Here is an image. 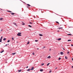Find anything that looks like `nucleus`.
<instances>
[{
	"label": "nucleus",
	"instance_id": "1",
	"mask_svg": "<svg viewBox=\"0 0 73 73\" xmlns=\"http://www.w3.org/2000/svg\"><path fill=\"white\" fill-rule=\"evenodd\" d=\"M21 33H18V34H17V36H21Z\"/></svg>",
	"mask_w": 73,
	"mask_h": 73
},
{
	"label": "nucleus",
	"instance_id": "2",
	"mask_svg": "<svg viewBox=\"0 0 73 73\" xmlns=\"http://www.w3.org/2000/svg\"><path fill=\"white\" fill-rule=\"evenodd\" d=\"M13 24H14V25H15L16 26V27H17L18 26L17 25V24H16V23H13Z\"/></svg>",
	"mask_w": 73,
	"mask_h": 73
},
{
	"label": "nucleus",
	"instance_id": "3",
	"mask_svg": "<svg viewBox=\"0 0 73 73\" xmlns=\"http://www.w3.org/2000/svg\"><path fill=\"white\" fill-rule=\"evenodd\" d=\"M56 40H58V41H60L61 40V38H59L58 39H56Z\"/></svg>",
	"mask_w": 73,
	"mask_h": 73
},
{
	"label": "nucleus",
	"instance_id": "4",
	"mask_svg": "<svg viewBox=\"0 0 73 73\" xmlns=\"http://www.w3.org/2000/svg\"><path fill=\"white\" fill-rule=\"evenodd\" d=\"M34 69V67H33L31 69V70H33Z\"/></svg>",
	"mask_w": 73,
	"mask_h": 73
},
{
	"label": "nucleus",
	"instance_id": "5",
	"mask_svg": "<svg viewBox=\"0 0 73 73\" xmlns=\"http://www.w3.org/2000/svg\"><path fill=\"white\" fill-rule=\"evenodd\" d=\"M60 54H64V53L62 52H60Z\"/></svg>",
	"mask_w": 73,
	"mask_h": 73
},
{
	"label": "nucleus",
	"instance_id": "6",
	"mask_svg": "<svg viewBox=\"0 0 73 73\" xmlns=\"http://www.w3.org/2000/svg\"><path fill=\"white\" fill-rule=\"evenodd\" d=\"M39 35L40 36H43L41 34H39Z\"/></svg>",
	"mask_w": 73,
	"mask_h": 73
},
{
	"label": "nucleus",
	"instance_id": "7",
	"mask_svg": "<svg viewBox=\"0 0 73 73\" xmlns=\"http://www.w3.org/2000/svg\"><path fill=\"white\" fill-rule=\"evenodd\" d=\"M16 54V52L14 53H12V54H13V55H14V54Z\"/></svg>",
	"mask_w": 73,
	"mask_h": 73
},
{
	"label": "nucleus",
	"instance_id": "8",
	"mask_svg": "<svg viewBox=\"0 0 73 73\" xmlns=\"http://www.w3.org/2000/svg\"><path fill=\"white\" fill-rule=\"evenodd\" d=\"M50 57H51L50 56H48V57H47V58H50Z\"/></svg>",
	"mask_w": 73,
	"mask_h": 73
},
{
	"label": "nucleus",
	"instance_id": "9",
	"mask_svg": "<svg viewBox=\"0 0 73 73\" xmlns=\"http://www.w3.org/2000/svg\"><path fill=\"white\" fill-rule=\"evenodd\" d=\"M18 72H21V70H18Z\"/></svg>",
	"mask_w": 73,
	"mask_h": 73
},
{
	"label": "nucleus",
	"instance_id": "10",
	"mask_svg": "<svg viewBox=\"0 0 73 73\" xmlns=\"http://www.w3.org/2000/svg\"><path fill=\"white\" fill-rule=\"evenodd\" d=\"M3 19V18H0V20L1 21Z\"/></svg>",
	"mask_w": 73,
	"mask_h": 73
},
{
	"label": "nucleus",
	"instance_id": "11",
	"mask_svg": "<svg viewBox=\"0 0 73 73\" xmlns=\"http://www.w3.org/2000/svg\"><path fill=\"white\" fill-rule=\"evenodd\" d=\"M40 72H42L43 71V69H40Z\"/></svg>",
	"mask_w": 73,
	"mask_h": 73
},
{
	"label": "nucleus",
	"instance_id": "12",
	"mask_svg": "<svg viewBox=\"0 0 73 73\" xmlns=\"http://www.w3.org/2000/svg\"><path fill=\"white\" fill-rule=\"evenodd\" d=\"M31 70V69H29L27 70V71H30V70Z\"/></svg>",
	"mask_w": 73,
	"mask_h": 73
},
{
	"label": "nucleus",
	"instance_id": "13",
	"mask_svg": "<svg viewBox=\"0 0 73 73\" xmlns=\"http://www.w3.org/2000/svg\"><path fill=\"white\" fill-rule=\"evenodd\" d=\"M27 5H28V6H29V7L31 6V5H29V4H27Z\"/></svg>",
	"mask_w": 73,
	"mask_h": 73
},
{
	"label": "nucleus",
	"instance_id": "14",
	"mask_svg": "<svg viewBox=\"0 0 73 73\" xmlns=\"http://www.w3.org/2000/svg\"><path fill=\"white\" fill-rule=\"evenodd\" d=\"M28 26L30 27V28H32V26L30 25H28Z\"/></svg>",
	"mask_w": 73,
	"mask_h": 73
},
{
	"label": "nucleus",
	"instance_id": "15",
	"mask_svg": "<svg viewBox=\"0 0 73 73\" xmlns=\"http://www.w3.org/2000/svg\"><path fill=\"white\" fill-rule=\"evenodd\" d=\"M67 35H68V36H72V35H71L70 34H68Z\"/></svg>",
	"mask_w": 73,
	"mask_h": 73
},
{
	"label": "nucleus",
	"instance_id": "16",
	"mask_svg": "<svg viewBox=\"0 0 73 73\" xmlns=\"http://www.w3.org/2000/svg\"><path fill=\"white\" fill-rule=\"evenodd\" d=\"M2 41V39H0V42H1V41Z\"/></svg>",
	"mask_w": 73,
	"mask_h": 73
},
{
	"label": "nucleus",
	"instance_id": "17",
	"mask_svg": "<svg viewBox=\"0 0 73 73\" xmlns=\"http://www.w3.org/2000/svg\"><path fill=\"white\" fill-rule=\"evenodd\" d=\"M65 58H66V59H68V57H67V56H65Z\"/></svg>",
	"mask_w": 73,
	"mask_h": 73
},
{
	"label": "nucleus",
	"instance_id": "18",
	"mask_svg": "<svg viewBox=\"0 0 73 73\" xmlns=\"http://www.w3.org/2000/svg\"><path fill=\"white\" fill-rule=\"evenodd\" d=\"M3 40H4V41H5V40H6V38H3Z\"/></svg>",
	"mask_w": 73,
	"mask_h": 73
},
{
	"label": "nucleus",
	"instance_id": "19",
	"mask_svg": "<svg viewBox=\"0 0 73 73\" xmlns=\"http://www.w3.org/2000/svg\"><path fill=\"white\" fill-rule=\"evenodd\" d=\"M11 15H15V13H11Z\"/></svg>",
	"mask_w": 73,
	"mask_h": 73
},
{
	"label": "nucleus",
	"instance_id": "20",
	"mask_svg": "<svg viewBox=\"0 0 73 73\" xmlns=\"http://www.w3.org/2000/svg\"><path fill=\"white\" fill-rule=\"evenodd\" d=\"M4 52V51L3 50V51H1V52H0V53H3V52Z\"/></svg>",
	"mask_w": 73,
	"mask_h": 73
},
{
	"label": "nucleus",
	"instance_id": "21",
	"mask_svg": "<svg viewBox=\"0 0 73 73\" xmlns=\"http://www.w3.org/2000/svg\"><path fill=\"white\" fill-rule=\"evenodd\" d=\"M49 64H50V63H48V64H47V66H48V65H49Z\"/></svg>",
	"mask_w": 73,
	"mask_h": 73
},
{
	"label": "nucleus",
	"instance_id": "22",
	"mask_svg": "<svg viewBox=\"0 0 73 73\" xmlns=\"http://www.w3.org/2000/svg\"><path fill=\"white\" fill-rule=\"evenodd\" d=\"M71 40H68V41H71Z\"/></svg>",
	"mask_w": 73,
	"mask_h": 73
},
{
	"label": "nucleus",
	"instance_id": "23",
	"mask_svg": "<svg viewBox=\"0 0 73 73\" xmlns=\"http://www.w3.org/2000/svg\"><path fill=\"white\" fill-rule=\"evenodd\" d=\"M44 65V63H42L41 64L42 66V65Z\"/></svg>",
	"mask_w": 73,
	"mask_h": 73
},
{
	"label": "nucleus",
	"instance_id": "24",
	"mask_svg": "<svg viewBox=\"0 0 73 73\" xmlns=\"http://www.w3.org/2000/svg\"><path fill=\"white\" fill-rule=\"evenodd\" d=\"M32 54L33 55H35V53L34 52Z\"/></svg>",
	"mask_w": 73,
	"mask_h": 73
},
{
	"label": "nucleus",
	"instance_id": "25",
	"mask_svg": "<svg viewBox=\"0 0 73 73\" xmlns=\"http://www.w3.org/2000/svg\"><path fill=\"white\" fill-rule=\"evenodd\" d=\"M29 44V41H28L27 44Z\"/></svg>",
	"mask_w": 73,
	"mask_h": 73
},
{
	"label": "nucleus",
	"instance_id": "26",
	"mask_svg": "<svg viewBox=\"0 0 73 73\" xmlns=\"http://www.w3.org/2000/svg\"><path fill=\"white\" fill-rule=\"evenodd\" d=\"M56 23H57V24H59V23H58V22H57V21H56Z\"/></svg>",
	"mask_w": 73,
	"mask_h": 73
},
{
	"label": "nucleus",
	"instance_id": "27",
	"mask_svg": "<svg viewBox=\"0 0 73 73\" xmlns=\"http://www.w3.org/2000/svg\"><path fill=\"white\" fill-rule=\"evenodd\" d=\"M10 41V40H9L7 41V42H9Z\"/></svg>",
	"mask_w": 73,
	"mask_h": 73
},
{
	"label": "nucleus",
	"instance_id": "28",
	"mask_svg": "<svg viewBox=\"0 0 73 73\" xmlns=\"http://www.w3.org/2000/svg\"><path fill=\"white\" fill-rule=\"evenodd\" d=\"M8 12H10L11 13H12V12L11 11H8Z\"/></svg>",
	"mask_w": 73,
	"mask_h": 73
},
{
	"label": "nucleus",
	"instance_id": "29",
	"mask_svg": "<svg viewBox=\"0 0 73 73\" xmlns=\"http://www.w3.org/2000/svg\"><path fill=\"white\" fill-rule=\"evenodd\" d=\"M63 28L62 27H61L60 28H58V29H62Z\"/></svg>",
	"mask_w": 73,
	"mask_h": 73
},
{
	"label": "nucleus",
	"instance_id": "30",
	"mask_svg": "<svg viewBox=\"0 0 73 73\" xmlns=\"http://www.w3.org/2000/svg\"><path fill=\"white\" fill-rule=\"evenodd\" d=\"M52 72V70H50L49 71V73H51Z\"/></svg>",
	"mask_w": 73,
	"mask_h": 73
},
{
	"label": "nucleus",
	"instance_id": "31",
	"mask_svg": "<svg viewBox=\"0 0 73 73\" xmlns=\"http://www.w3.org/2000/svg\"><path fill=\"white\" fill-rule=\"evenodd\" d=\"M35 42H37L38 41V40H35Z\"/></svg>",
	"mask_w": 73,
	"mask_h": 73
},
{
	"label": "nucleus",
	"instance_id": "32",
	"mask_svg": "<svg viewBox=\"0 0 73 73\" xmlns=\"http://www.w3.org/2000/svg\"><path fill=\"white\" fill-rule=\"evenodd\" d=\"M58 60H61V58H59L58 59Z\"/></svg>",
	"mask_w": 73,
	"mask_h": 73
},
{
	"label": "nucleus",
	"instance_id": "33",
	"mask_svg": "<svg viewBox=\"0 0 73 73\" xmlns=\"http://www.w3.org/2000/svg\"><path fill=\"white\" fill-rule=\"evenodd\" d=\"M22 25H25V23H23L22 24Z\"/></svg>",
	"mask_w": 73,
	"mask_h": 73
},
{
	"label": "nucleus",
	"instance_id": "34",
	"mask_svg": "<svg viewBox=\"0 0 73 73\" xmlns=\"http://www.w3.org/2000/svg\"><path fill=\"white\" fill-rule=\"evenodd\" d=\"M2 38H3V36H1V39H1V40H2Z\"/></svg>",
	"mask_w": 73,
	"mask_h": 73
},
{
	"label": "nucleus",
	"instance_id": "35",
	"mask_svg": "<svg viewBox=\"0 0 73 73\" xmlns=\"http://www.w3.org/2000/svg\"><path fill=\"white\" fill-rule=\"evenodd\" d=\"M12 40H14V38H12Z\"/></svg>",
	"mask_w": 73,
	"mask_h": 73
},
{
	"label": "nucleus",
	"instance_id": "36",
	"mask_svg": "<svg viewBox=\"0 0 73 73\" xmlns=\"http://www.w3.org/2000/svg\"><path fill=\"white\" fill-rule=\"evenodd\" d=\"M69 52H67V54H69Z\"/></svg>",
	"mask_w": 73,
	"mask_h": 73
},
{
	"label": "nucleus",
	"instance_id": "37",
	"mask_svg": "<svg viewBox=\"0 0 73 73\" xmlns=\"http://www.w3.org/2000/svg\"><path fill=\"white\" fill-rule=\"evenodd\" d=\"M49 50L50 51V50H51V49L50 48L49 49Z\"/></svg>",
	"mask_w": 73,
	"mask_h": 73
},
{
	"label": "nucleus",
	"instance_id": "38",
	"mask_svg": "<svg viewBox=\"0 0 73 73\" xmlns=\"http://www.w3.org/2000/svg\"><path fill=\"white\" fill-rule=\"evenodd\" d=\"M71 46H73V44H71Z\"/></svg>",
	"mask_w": 73,
	"mask_h": 73
},
{
	"label": "nucleus",
	"instance_id": "39",
	"mask_svg": "<svg viewBox=\"0 0 73 73\" xmlns=\"http://www.w3.org/2000/svg\"><path fill=\"white\" fill-rule=\"evenodd\" d=\"M8 45H9V44H6L5 46H7Z\"/></svg>",
	"mask_w": 73,
	"mask_h": 73
},
{
	"label": "nucleus",
	"instance_id": "40",
	"mask_svg": "<svg viewBox=\"0 0 73 73\" xmlns=\"http://www.w3.org/2000/svg\"><path fill=\"white\" fill-rule=\"evenodd\" d=\"M45 48V46H44L43 47V48L44 49V48Z\"/></svg>",
	"mask_w": 73,
	"mask_h": 73
},
{
	"label": "nucleus",
	"instance_id": "41",
	"mask_svg": "<svg viewBox=\"0 0 73 73\" xmlns=\"http://www.w3.org/2000/svg\"><path fill=\"white\" fill-rule=\"evenodd\" d=\"M30 24H32V23L31 22H30Z\"/></svg>",
	"mask_w": 73,
	"mask_h": 73
},
{
	"label": "nucleus",
	"instance_id": "42",
	"mask_svg": "<svg viewBox=\"0 0 73 73\" xmlns=\"http://www.w3.org/2000/svg\"><path fill=\"white\" fill-rule=\"evenodd\" d=\"M28 68V66H27L26 67V68Z\"/></svg>",
	"mask_w": 73,
	"mask_h": 73
},
{
	"label": "nucleus",
	"instance_id": "43",
	"mask_svg": "<svg viewBox=\"0 0 73 73\" xmlns=\"http://www.w3.org/2000/svg\"><path fill=\"white\" fill-rule=\"evenodd\" d=\"M63 50H65V49L64 48H63Z\"/></svg>",
	"mask_w": 73,
	"mask_h": 73
},
{
	"label": "nucleus",
	"instance_id": "44",
	"mask_svg": "<svg viewBox=\"0 0 73 73\" xmlns=\"http://www.w3.org/2000/svg\"><path fill=\"white\" fill-rule=\"evenodd\" d=\"M72 68H73V66H72Z\"/></svg>",
	"mask_w": 73,
	"mask_h": 73
},
{
	"label": "nucleus",
	"instance_id": "45",
	"mask_svg": "<svg viewBox=\"0 0 73 73\" xmlns=\"http://www.w3.org/2000/svg\"><path fill=\"white\" fill-rule=\"evenodd\" d=\"M3 29H1V31H3Z\"/></svg>",
	"mask_w": 73,
	"mask_h": 73
},
{
	"label": "nucleus",
	"instance_id": "46",
	"mask_svg": "<svg viewBox=\"0 0 73 73\" xmlns=\"http://www.w3.org/2000/svg\"><path fill=\"white\" fill-rule=\"evenodd\" d=\"M57 69V68H55V69Z\"/></svg>",
	"mask_w": 73,
	"mask_h": 73
},
{
	"label": "nucleus",
	"instance_id": "47",
	"mask_svg": "<svg viewBox=\"0 0 73 73\" xmlns=\"http://www.w3.org/2000/svg\"><path fill=\"white\" fill-rule=\"evenodd\" d=\"M57 32H60V31H57Z\"/></svg>",
	"mask_w": 73,
	"mask_h": 73
},
{
	"label": "nucleus",
	"instance_id": "48",
	"mask_svg": "<svg viewBox=\"0 0 73 73\" xmlns=\"http://www.w3.org/2000/svg\"><path fill=\"white\" fill-rule=\"evenodd\" d=\"M37 49H38V50L39 49L38 48H37Z\"/></svg>",
	"mask_w": 73,
	"mask_h": 73
},
{
	"label": "nucleus",
	"instance_id": "49",
	"mask_svg": "<svg viewBox=\"0 0 73 73\" xmlns=\"http://www.w3.org/2000/svg\"><path fill=\"white\" fill-rule=\"evenodd\" d=\"M72 60L73 61V58H72Z\"/></svg>",
	"mask_w": 73,
	"mask_h": 73
},
{
	"label": "nucleus",
	"instance_id": "50",
	"mask_svg": "<svg viewBox=\"0 0 73 73\" xmlns=\"http://www.w3.org/2000/svg\"><path fill=\"white\" fill-rule=\"evenodd\" d=\"M22 23H24V22H22Z\"/></svg>",
	"mask_w": 73,
	"mask_h": 73
},
{
	"label": "nucleus",
	"instance_id": "51",
	"mask_svg": "<svg viewBox=\"0 0 73 73\" xmlns=\"http://www.w3.org/2000/svg\"><path fill=\"white\" fill-rule=\"evenodd\" d=\"M28 7H27V8Z\"/></svg>",
	"mask_w": 73,
	"mask_h": 73
}]
</instances>
